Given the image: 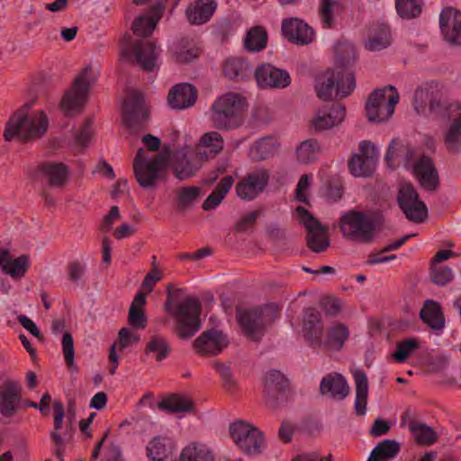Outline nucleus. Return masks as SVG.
<instances>
[{
	"mask_svg": "<svg viewBox=\"0 0 461 461\" xmlns=\"http://www.w3.org/2000/svg\"><path fill=\"white\" fill-rule=\"evenodd\" d=\"M279 309L275 304H265L254 308H238L236 318L244 336L259 342L267 328L278 318Z\"/></svg>",
	"mask_w": 461,
	"mask_h": 461,
	"instance_id": "nucleus-4",
	"label": "nucleus"
},
{
	"mask_svg": "<svg viewBox=\"0 0 461 461\" xmlns=\"http://www.w3.org/2000/svg\"><path fill=\"white\" fill-rule=\"evenodd\" d=\"M34 102L35 100H32L25 103L10 117L4 131V138L6 141H11L15 137L23 141L36 140L46 132L49 121L42 111L32 116L27 114Z\"/></svg>",
	"mask_w": 461,
	"mask_h": 461,
	"instance_id": "nucleus-2",
	"label": "nucleus"
},
{
	"mask_svg": "<svg viewBox=\"0 0 461 461\" xmlns=\"http://www.w3.org/2000/svg\"><path fill=\"white\" fill-rule=\"evenodd\" d=\"M62 349L64 358L68 366H71L74 363V341L69 332H65L62 338Z\"/></svg>",
	"mask_w": 461,
	"mask_h": 461,
	"instance_id": "nucleus-62",
	"label": "nucleus"
},
{
	"mask_svg": "<svg viewBox=\"0 0 461 461\" xmlns=\"http://www.w3.org/2000/svg\"><path fill=\"white\" fill-rule=\"evenodd\" d=\"M246 99L238 93H227L218 97L211 108L212 126L221 131L240 127L243 122Z\"/></svg>",
	"mask_w": 461,
	"mask_h": 461,
	"instance_id": "nucleus-5",
	"label": "nucleus"
},
{
	"mask_svg": "<svg viewBox=\"0 0 461 461\" xmlns=\"http://www.w3.org/2000/svg\"><path fill=\"white\" fill-rule=\"evenodd\" d=\"M96 78L97 74L92 66L88 65L82 68L60 103L67 115L73 116L82 112L88 100L89 89Z\"/></svg>",
	"mask_w": 461,
	"mask_h": 461,
	"instance_id": "nucleus-7",
	"label": "nucleus"
},
{
	"mask_svg": "<svg viewBox=\"0 0 461 461\" xmlns=\"http://www.w3.org/2000/svg\"><path fill=\"white\" fill-rule=\"evenodd\" d=\"M399 102V94L393 86L374 90L366 103V114L372 122L387 121L394 113Z\"/></svg>",
	"mask_w": 461,
	"mask_h": 461,
	"instance_id": "nucleus-8",
	"label": "nucleus"
},
{
	"mask_svg": "<svg viewBox=\"0 0 461 461\" xmlns=\"http://www.w3.org/2000/svg\"><path fill=\"white\" fill-rule=\"evenodd\" d=\"M0 267L4 274L12 278H22L30 267L29 256L22 254L16 258H11L7 249H0Z\"/></svg>",
	"mask_w": 461,
	"mask_h": 461,
	"instance_id": "nucleus-30",
	"label": "nucleus"
},
{
	"mask_svg": "<svg viewBox=\"0 0 461 461\" xmlns=\"http://www.w3.org/2000/svg\"><path fill=\"white\" fill-rule=\"evenodd\" d=\"M170 352L168 341L162 336H152L147 343L145 353L153 354L157 361H161L167 357Z\"/></svg>",
	"mask_w": 461,
	"mask_h": 461,
	"instance_id": "nucleus-49",
	"label": "nucleus"
},
{
	"mask_svg": "<svg viewBox=\"0 0 461 461\" xmlns=\"http://www.w3.org/2000/svg\"><path fill=\"white\" fill-rule=\"evenodd\" d=\"M420 348V340L417 338H407L396 343V350L392 355L397 363L405 362L411 353Z\"/></svg>",
	"mask_w": 461,
	"mask_h": 461,
	"instance_id": "nucleus-50",
	"label": "nucleus"
},
{
	"mask_svg": "<svg viewBox=\"0 0 461 461\" xmlns=\"http://www.w3.org/2000/svg\"><path fill=\"white\" fill-rule=\"evenodd\" d=\"M203 162L204 159L200 151L192 146H185L173 152L170 167L174 176L184 181L194 176Z\"/></svg>",
	"mask_w": 461,
	"mask_h": 461,
	"instance_id": "nucleus-12",
	"label": "nucleus"
},
{
	"mask_svg": "<svg viewBox=\"0 0 461 461\" xmlns=\"http://www.w3.org/2000/svg\"><path fill=\"white\" fill-rule=\"evenodd\" d=\"M255 78L261 88H285L291 84V77L286 70L269 63L256 68Z\"/></svg>",
	"mask_w": 461,
	"mask_h": 461,
	"instance_id": "nucleus-21",
	"label": "nucleus"
},
{
	"mask_svg": "<svg viewBox=\"0 0 461 461\" xmlns=\"http://www.w3.org/2000/svg\"><path fill=\"white\" fill-rule=\"evenodd\" d=\"M397 202L406 218L411 221L420 223L427 219V206L419 199L417 191L411 184H405L400 187Z\"/></svg>",
	"mask_w": 461,
	"mask_h": 461,
	"instance_id": "nucleus-15",
	"label": "nucleus"
},
{
	"mask_svg": "<svg viewBox=\"0 0 461 461\" xmlns=\"http://www.w3.org/2000/svg\"><path fill=\"white\" fill-rule=\"evenodd\" d=\"M381 220L382 216L377 212L350 210L340 217L339 228L348 240L370 244L375 240Z\"/></svg>",
	"mask_w": 461,
	"mask_h": 461,
	"instance_id": "nucleus-3",
	"label": "nucleus"
},
{
	"mask_svg": "<svg viewBox=\"0 0 461 461\" xmlns=\"http://www.w3.org/2000/svg\"><path fill=\"white\" fill-rule=\"evenodd\" d=\"M409 429L412 433L416 443L419 445L430 446L435 443L438 438L436 431L424 423L411 420Z\"/></svg>",
	"mask_w": 461,
	"mask_h": 461,
	"instance_id": "nucleus-46",
	"label": "nucleus"
},
{
	"mask_svg": "<svg viewBox=\"0 0 461 461\" xmlns=\"http://www.w3.org/2000/svg\"><path fill=\"white\" fill-rule=\"evenodd\" d=\"M401 449V445L394 439H384L372 450L366 461H388L395 457Z\"/></svg>",
	"mask_w": 461,
	"mask_h": 461,
	"instance_id": "nucleus-41",
	"label": "nucleus"
},
{
	"mask_svg": "<svg viewBox=\"0 0 461 461\" xmlns=\"http://www.w3.org/2000/svg\"><path fill=\"white\" fill-rule=\"evenodd\" d=\"M346 110L340 104L323 105L311 120L315 132H322L339 126L345 119Z\"/></svg>",
	"mask_w": 461,
	"mask_h": 461,
	"instance_id": "nucleus-22",
	"label": "nucleus"
},
{
	"mask_svg": "<svg viewBox=\"0 0 461 461\" xmlns=\"http://www.w3.org/2000/svg\"><path fill=\"white\" fill-rule=\"evenodd\" d=\"M420 317L424 323L434 330H442L445 318L440 304L433 300H427L420 312Z\"/></svg>",
	"mask_w": 461,
	"mask_h": 461,
	"instance_id": "nucleus-35",
	"label": "nucleus"
},
{
	"mask_svg": "<svg viewBox=\"0 0 461 461\" xmlns=\"http://www.w3.org/2000/svg\"><path fill=\"white\" fill-rule=\"evenodd\" d=\"M306 242L312 251L315 253L324 252L330 244L327 228L321 224L320 227L309 231L306 236Z\"/></svg>",
	"mask_w": 461,
	"mask_h": 461,
	"instance_id": "nucleus-44",
	"label": "nucleus"
},
{
	"mask_svg": "<svg viewBox=\"0 0 461 461\" xmlns=\"http://www.w3.org/2000/svg\"><path fill=\"white\" fill-rule=\"evenodd\" d=\"M413 173L420 184L427 190H436L439 185L438 171L432 159L422 154L413 166Z\"/></svg>",
	"mask_w": 461,
	"mask_h": 461,
	"instance_id": "nucleus-27",
	"label": "nucleus"
},
{
	"mask_svg": "<svg viewBox=\"0 0 461 461\" xmlns=\"http://www.w3.org/2000/svg\"><path fill=\"white\" fill-rule=\"evenodd\" d=\"M22 400V387L18 382L6 380L0 385V413L7 418L18 411Z\"/></svg>",
	"mask_w": 461,
	"mask_h": 461,
	"instance_id": "nucleus-25",
	"label": "nucleus"
},
{
	"mask_svg": "<svg viewBox=\"0 0 461 461\" xmlns=\"http://www.w3.org/2000/svg\"><path fill=\"white\" fill-rule=\"evenodd\" d=\"M310 186V177L308 175L303 174L301 176L295 189V198L297 201L309 204V200L305 194V191Z\"/></svg>",
	"mask_w": 461,
	"mask_h": 461,
	"instance_id": "nucleus-63",
	"label": "nucleus"
},
{
	"mask_svg": "<svg viewBox=\"0 0 461 461\" xmlns=\"http://www.w3.org/2000/svg\"><path fill=\"white\" fill-rule=\"evenodd\" d=\"M158 408L167 413H180L191 411L194 408L192 399L180 395L170 394L164 397L158 403Z\"/></svg>",
	"mask_w": 461,
	"mask_h": 461,
	"instance_id": "nucleus-38",
	"label": "nucleus"
},
{
	"mask_svg": "<svg viewBox=\"0 0 461 461\" xmlns=\"http://www.w3.org/2000/svg\"><path fill=\"white\" fill-rule=\"evenodd\" d=\"M321 151V145L317 140H306L296 149V158L302 164H310L318 158Z\"/></svg>",
	"mask_w": 461,
	"mask_h": 461,
	"instance_id": "nucleus-47",
	"label": "nucleus"
},
{
	"mask_svg": "<svg viewBox=\"0 0 461 461\" xmlns=\"http://www.w3.org/2000/svg\"><path fill=\"white\" fill-rule=\"evenodd\" d=\"M164 438L158 437L153 438L147 446V454L151 461H166L167 450Z\"/></svg>",
	"mask_w": 461,
	"mask_h": 461,
	"instance_id": "nucleus-53",
	"label": "nucleus"
},
{
	"mask_svg": "<svg viewBox=\"0 0 461 461\" xmlns=\"http://www.w3.org/2000/svg\"><path fill=\"white\" fill-rule=\"evenodd\" d=\"M349 392L350 388L345 377L339 373H331L325 375L320 384L321 394H329L336 400L345 399Z\"/></svg>",
	"mask_w": 461,
	"mask_h": 461,
	"instance_id": "nucleus-31",
	"label": "nucleus"
},
{
	"mask_svg": "<svg viewBox=\"0 0 461 461\" xmlns=\"http://www.w3.org/2000/svg\"><path fill=\"white\" fill-rule=\"evenodd\" d=\"M197 100V90L189 83H180L174 86L167 95V102L171 108L183 110L194 104Z\"/></svg>",
	"mask_w": 461,
	"mask_h": 461,
	"instance_id": "nucleus-28",
	"label": "nucleus"
},
{
	"mask_svg": "<svg viewBox=\"0 0 461 461\" xmlns=\"http://www.w3.org/2000/svg\"><path fill=\"white\" fill-rule=\"evenodd\" d=\"M295 212L299 217L300 222L305 227L307 231H312L313 229L321 226V222L316 219L308 210L304 207L298 206Z\"/></svg>",
	"mask_w": 461,
	"mask_h": 461,
	"instance_id": "nucleus-60",
	"label": "nucleus"
},
{
	"mask_svg": "<svg viewBox=\"0 0 461 461\" xmlns=\"http://www.w3.org/2000/svg\"><path fill=\"white\" fill-rule=\"evenodd\" d=\"M422 0H396L398 14L404 19L417 17L421 12Z\"/></svg>",
	"mask_w": 461,
	"mask_h": 461,
	"instance_id": "nucleus-52",
	"label": "nucleus"
},
{
	"mask_svg": "<svg viewBox=\"0 0 461 461\" xmlns=\"http://www.w3.org/2000/svg\"><path fill=\"white\" fill-rule=\"evenodd\" d=\"M451 104L443 100L442 87L438 83L429 82L417 88L413 95L412 105L417 113H424L428 107L431 113L445 117Z\"/></svg>",
	"mask_w": 461,
	"mask_h": 461,
	"instance_id": "nucleus-10",
	"label": "nucleus"
},
{
	"mask_svg": "<svg viewBox=\"0 0 461 461\" xmlns=\"http://www.w3.org/2000/svg\"><path fill=\"white\" fill-rule=\"evenodd\" d=\"M445 117L449 123L443 132V143L446 150L456 156L461 153V105L452 103Z\"/></svg>",
	"mask_w": 461,
	"mask_h": 461,
	"instance_id": "nucleus-18",
	"label": "nucleus"
},
{
	"mask_svg": "<svg viewBox=\"0 0 461 461\" xmlns=\"http://www.w3.org/2000/svg\"><path fill=\"white\" fill-rule=\"evenodd\" d=\"M267 32L264 27H252L244 39L245 49L250 52H259L267 47Z\"/></svg>",
	"mask_w": 461,
	"mask_h": 461,
	"instance_id": "nucleus-42",
	"label": "nucleus"
},
{
	"mask_svg": "<svg viewBox=\"0 0 461 461\" xmlns=\"http://www.w3.org/2000/svg\"><path fill=\"white\" fill-rule=\"evenodd\" d=\"M182 289L173 290L172 284L167 285V299L164 304L165 312L171 315L175 321L174 333L180 339H189L201 329L202 304L198 298L188 296L175 309L173 308L174 293L178 294Z\"/></svg>",
	"mask_w": 461,
	"mask_h": 461,
	"instance_id": "nucleus-1",
	"label": "nucleus"
},
{
	"mask_svg": "<svg viewBox=\"0 0 461 461\" xmlns=\"http://www.w3.org/2000/svg\"><path fill=\"white\" fill-rule=\"evenodd\" d=\"M453 278L454 273L450 267L431 266L430 279L434 284L443 286L450 283Z\"/></svg>",
	"mask_w": 461,
	"mask_h": 461,
	"instance_id": "nucleus-54",
	"label": "nucleus"
},
{
	"mask_svg": "<svg viewBox=\"0 0 461 461\" xmlns=\"http://www.w3.org/2000/svg\"><path fill=\"white\" fill-rule=\"evenodd\" d=\"M270 173L264 167L248 172L235 185L237 196L244 201H252L264 192L268 185Z\"/></svg>",
	"mask_w": 461,
	"mask_h": 461,
	"instance_id": "nucleus-14",
	"label": "nucleus"
},
{
	"mask_svg": "<svg viewBox=\"0 0 461 461\" xmlns=\"http://www.w3.org/2000/svg\"><path fill=\"white\" fill-rule=\"evenodd\" d=\"M250 72L251 67L243 58H230L223 65L224 75L234 81L245 79Z\"/></svg>",
	"mask_w": 461,
	"mask_h": 461,
	"instance_id": "nucleus-40",
	"label": "nucleus"
},
{
	"mask_svg": "<svg viewBox=\"0 0 461 461\" xmlns=\"http://www.w3.org/2000/svg\"><path fill=\"white\" fill-rule=\"evenodd\" d=\"M201 189L197 186H183L176 191V207L179 211L190 208L193 203L199 197Z\"/></svg>",
	"mask_w": 461,
	"mask_h": 461,
	"instance_id": "nucleus-48",
	"label": "nucleus"
},
{
	"mask_svg": "<svg viewBox=\"0 0 461 461\" xmlns=\"http://www.w3.org/2000/svg\"><path fill=\"white\" fill-rule=\"evenodd\" d=\"M356 383V399L355 409L356 413L363 416L366 411L367 396H368V381L366 374L362 369H357L353 373Z\"/></svg>",
	"mask_w": 461,
	"mask_h": 461,
	"instance_id": "nucleus-36",
	"label": "nucleus"
},
{
	"mask_svg": "<svg viewBox=\"0 0 461 461\" xmlns=\"http://www.w3.org/2000/svg\"><path fill=\"white\" fill-rule=\"evenodd\" d=\"M233 183L234 179L231 176L227 175L223 176L217 184L213 191L204 200L202 208L204 211H211L216 208L230 190Z\"/></svg>",
	"mask_w": 461,
	"mask_h": 461,
	"instance_id": "nucleus-39",
	"label": "nucleus"
},
{
	"mask_svg": "<svg viewBox=\"0 0 461 461\" xmlns=\"http://www.w3.org/2000/svg\"><path fill=\"white\" fill-rule=\"evenodd\" d=\"M356 87L353 73L345 69L328 70L317 77L315 91L322 101L348 96Z\"/></svg>",
	"mask_w": 461,
	"mask_h": 461,
	"instance_id": "nucleus-6",
	"label": "nucleus"
},
{
	"mask_svg": "<svg viewBox=\"0 0 461 461\" xmlns=\"http://www.w3.org/2000/svg\"><path fill=\"white\" fill-rule=\"evenodd\" d=\"M174 59L179 63H189L198 57V50L194 47H187L180 43L176 46L173 52Z\"/></svg>",
	"mask_w": 461,
	"mask_h": 461,
	"instance_id": "nucleus-55",
	"label": "nucleus"
},
{
	"mask_svg": "<svg viewBox=\"0 0 461 461\" xmlns=\"http://www.w3.org/2000/svg\"><path fill=\"white\" fill-rule=\"evenodd\" d=\"M348 336L349 331L348 327L343 323H337L328 329L327 339L323 340L322 347L340 350L348 340Z\"/></svg>",
	"mask_w": 461,
	"mask_h": 461,
	"instance_id": "nucleus-43",
	"label": "nucleus"
},
{
	"mask_svg": "<svg viewBox=\"0 0 461 461\" xmlns=\"http://www.w3.org/2000/svg\"><path fill=\"white\" fill-rule=\"evenodd\" d=\"M145 150L140 148L133 160V172L139 185L143 188L154 187L158 178V173L166 168L167 159L162 155H158L150 160H147L143 154Z\"/></svg>",
	"mask_w": 461,
	"mask_h": 461,
	"instance_id": "nucleus-13",
	"label": "nucleus"
},
{
	"mask_svg": "<svg viewBox=\"0 0 461 461\" xmlns=\"http://www.w3.org/2000/svg\"><path fill=\"white\" fill-rule=\"evenodd\" d=\"M93 121L91 119L86 120L84 124L80 127L77 136L76 141L79 146H86L94 136V130L92 127Z\"/></svg>",
	"mask_w": 461,
	"mask_h": 461,
	"instance_id": "nucleus-61",
	"label": "nucleus"
},
{
	"mask_svg": "<svg viewBox=\"0 0 461 461\" xmlns=\"http://www.w3.org/2000/svg\"><path fill=\"white\" fill-rule=\"evenodd\" d=\"M229 340L226 335L214 329L203 331L193 342V348L202 357H212L219 355L227 348Z\"/></svg>",
	"mask_w": 461,
	"mask_h": 461,
	"instance_id": "nucleus-19",
	"label": "nucleus"
},
{
	"mask_svg": "<svg viewBox=\"0 0 461 461\" xmlns=\"http://www.w3.org/2000/svg\"><path fill=\"white\" fill-rule=\"evenodd\" d=\"M159 53V48L151 41L133 40L131 35L123 38L122 56L145 71H152L155 68Z\"/></svg>",
	"mask_w": 461,
	"mask_h": 461,
	"instance_id": "nucleus-9",
	"label": "nucleus"
},
{
	"mask_svg": "<svg viewBox=\"0 0 461 461\" xmlns=\"http://www.w3.org/2000/svg\"><path fill=\"white\" fill-rule=\"evenodd\" d=\"M229 430L234 443L247 455H258L265 447L263 432L245 420L231 422Z\"/></svg>",
	"mask_w": 461,
	"mask_h": 461,
	"instance_id": "nucleus-11",
	"label": "nucleus"
},
{
	"mask_svg": "<svg viewBox=\"0 0 461 461\" xmlns=\"http://www.w3.org/2000/svg\"><path fill=\"white\" fill-rule=\"evenodd\" d=\"M223 147L222 136L217 131H210L204 133L199 143L194 148L202 153V158L206 161L220 154Z\"/></svg>",
	"mask_w": 461,
	"mask_h": 461,
	"instance_id": "nucleus-34",
	"label": "nucleus"
},
{
	"mask_svg": "<svg viewBox=\"0 0 461 461\" xmlns=\"http://www.w3.org/2000/svg\"><path fill=\"white\" fill-rule=\"evenodd\" d=\"M38 170L50 186L62 187L68 182V167L61 162H42L38 166Z\"/></svg>",
	"mask_w": 461,
	"mask_h": 461,
	"instance_id": "nucleus-32",
	"label": "nucleus"
},
{
	"mask_svg": "<svg viewBox=\"0 0 461 461\" xmlns=\"http://www.w3.org/2000/svg\"><path fill=\"white\" fill-rule=\"evenodd\" d=\"M212 451L203 444L191 443L181 451L179 461H213Z\"/></svg>",
	"mask_w": 461,
	"mask_h": 461,
	"instance_id": "nucleus-45",
	"label": "nucleus"
},
{
	"mask_svg": "<svg viewBox=\"0 0 461 461\" xmlns=\"http://www.w3.org/2000/svg\"><path fill=\"white\" fill-rule=\"evenodd\" d=\"M145 304L146 294L140 291L134 296L128 313V321L134 329L144 330L147 327V317L143 310Z\"/></svg>",
	"mask_w": 461,
	"mask_h": 461,
	"instance_id": "nucleus-37",
	"label": "nucleus"
},
{
	"mask_svg": "<svg viewBox=\"0 0 461 461\" xmlns=\"http://www.w3.org/2000/svg\"><path fill=\"white\" fill-rule=\"evenodd\" d=\"M378 156L375 146L369 140L359 143V153L354 154L348 160V169L357 177H366L375 170Z\"/></svg>",
	"mask_w": 461,
	"mask_h": 461,
	"instance_id": "nucleus-16",
	"label": "nucleus"
},
{
	"mask_svg": "<svg viewBox=\"0 0 461 461\" xmlns=\"http://www.w3.org/2000/svg\"><path fill=\"white\" fill-rule=\"evenodd\" d=\"M324 329L321 314L315 308L304 310L303 334L305 340L312 348H321L323 345Z\"/></svg>",
	"mask_w": 461,
	"mask_h": 461,
	"instance_id": "nucleus-24",
	"label": "nucleus"
},
{
	"mask_svg": "<svg viewBox=\"0 0 461 461\" xmlns=\"http://www.w3.org/2000/svg\"><path fill=\"white\" fill-rule=\"evenodd\" d=\"M264 392L267 402L276 407L278 403L285 402L289 392L288 379L279 371H269L265 378Z\"/></svg>",
	"mask_w": 461,
	"mask_h": 461,
	"instance_id": "nucleus-23",
	"label": "nucleus"
},
{
	"mask_svg": "<svg viewBox=\"0 0 461 461\" xmlns=\"http://www.w3.org/2000/svg\"><path fill=\"white\" fill-rule=\"evenodd\" d=\"M163 277V274L158 267H152L145 276L142 281V287L151 292L156 283L160 281Z\"/></svg>",
	"mask_w": 461,
	"mask_h": 461,
	"instance_id": "nucleus-64",
	"label": "nucleus"
},
{
	"mask_svg": "<svg viewBox=\"0 0 461 461\" xmlns=\"http://www.w3.org/2000/svg\"><path fill=\"white\" fill-rule=\"evenodd\" d=\"M439 26L447 41L461 45V12L454 8L443 9Z\"/></svg>",
	"mask_w": 461,
	"mask_h": 461,
	"instance_id": "nucleus-26",
	"label": "nucleus"
},
{
	"mask_svg": "<svg viewBox=\"0 0 461 461\" xmlns=\"http://www.w3.org/2000/svg\"><path fill=\"white\" fill-rule=\"evenodd\" d=\"M148 116L149 110L145 106L143 95L137 90H131L122 104L123 123L133 130L147 120Z\"/></svg>",
	"mask_w": 461,
	"mask_h": 461,
	"instance_id": "nucleus-17",
	"label": "nucleus"
},
{
	"mask_svg": "<svg viewBox=\"0 0 461 461\" xmlns=\"http://www.w3.org/2000/svg\"><path fill=\"white\" fill-rule=\"evenodd\" d=\"M140 341V336L134 333L130 328H122L118 332V339L114 342L121 351Z\"/></svg>",
	"mask_w": 461,
	"mask_h": 461,
	"instance_id": "nucleus-58",
	"label": "nucleus"
},
{
	"mask_svg": "<svg viewBox=\"0 0 461 461\" xmlns=\"http://www.w3.org/2000/svg\"><path fill=\"white\" fill-rule=\"evenodd\" d=\"M276 150V143L270 137L262 138L250 149V155L256 160H265Z\"/></svg>",
	"mask_w": 461,
	"mask_h": 461,
	"instance_id": "nucleus-51",
	"label": "nucleus"
},
{
	"mask_svg": "<svg viewBox=\"0 0 461 461\" xmlns=\"http://www.w3.org/2000/svg\"><path fill=\"white\" fill-rule=\"evenodd\" d=\"M217 8L215 0H194L185 10L187 21L194 25H202L210 21Z\"/></svg>",
	"mask_w": 461,
	"mask_h": 461,
	"instance_id": "nucleus-29",
	"label": "nucleus"
},
{
	"mask_svg": "<svg viewBox=\"0 0 461 461\" xmlns=\"http://www.w3.org/2000/svg\"><path fill=\"white\" fill-rule=\"evenodd\" d=\"M368 39L365 47L370 51H379L391 44V33L389 26L385 23H372L368 28Z\"/></svg>",
	"mask_w": 461,
	"mask_h": 461,
	"instance_id": "nucleus-33",
	"label": "nucleus"
},
{
	"mask_svg": "<svg viewBox=\"0 0 461 461\" xmlns=\"http://www.w3.org/2000/svg\"><path fill=\"white\" fill-rule=\"evenodd\" d=\"M281 31L288 41L300 46L308 45L315 39L314 30L298 17L284 19Z\"/></svg>",
	"mask_w": 461,
	"mask_h": 461,
	"instance_id": "nucleus-20",
	"label": "nucleus"
},
{
	"mask_svg": "<svg viewBox=\"0 0 461 461\" xmlns=\"http://www.w3.org/2000/svg\"><path fill=\"white\" fill-rule=\"evenodd\" d=\"M214 368L218 371L221 380L223 387L231 392L236 388V381L232 377L231 370L230 366L222 363H215Z\"/></svg>",
	"mask_w": 461,
	"mask_h": 461,
	"instance_id": "nucleus-59",
	"label": "nucleus"
},
{
	"mask_svg": "<svg viewBox=\"0 0 461 461\" xmlns=\"http://www.w3.org/2000/svg\"><path fill=\"white\" fill-rule=\"evenodd\" d=\"M336 54L341 67H347L356 59V50L351 44H339L336 48Z\"/></svg>",
	"mask_w": 461,
	"mask_h": 461,
	"instance_id": "nucleus-57",
	"label": "nucleus"
},
{
	"mask_svg": "<svg viewBox=\"0 0 461 461\" xmlns=\"http://www.w3.org/2000/svg\"><path fill=\"white\" fill-rule=\"evenodd\" d=\"M333 4V0H321L319 6V14L324 28L330 29L333 28L335 25L332 11Z\"/></svg>",
	"mask_w": 461,
	"mask_h": 461,
	"instance_id": "nucleus-56",
	"label": "nucleus"
}]
</instances>
